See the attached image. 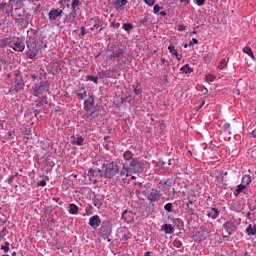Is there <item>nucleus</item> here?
<instances>
[{"instance_id": "11", "label": "nucleus", "mask_w": 256, "mask_h": 256, "mask_svg": "<svg viewBox=\"0 0 256 256\" xmlns=\"http://www.w3.org/2000/svg\"><path fill=\"white\" fill-rule=\"evenodd\" d=\"M15 23H18L21 27H27L29 25V17L26 15H18L15 18Z\"/></svg>"}, {"instance_id": "33", "label": "nucleus", "mask_w": 256, "mask_h": 256, "mask_svg": "<svg viewBox=\"0 0 256 256\" xmlns=\"http://www.w3.org/2000/svg\"><path fill=\"white\" fill-rule=\"evenodd\" d=\"M227 67V60L222 59L218 64V69L221 71L222 69H225Z\"/></svg>"}, {"instance_id": "10", "label": "nucleus", "mask_w": 256, "mask_h": 256, "mask_svg": "<svg viewBox=\"0 0 256 256\" xmlns=\"http://www.w3.org/2000/svg\"><path fill=\"white\" fill-rule=\"evenodd\" d=\"M88 224L90 227H92V229H97L101 225V218L99 215H94L90 217Z\"/></svg>"}, {"instance_id": "21", "label": "nucleus", "mask_w": 256, "mask_h": 256, "mask_svg": "<svg viewBox=\"0 0 256 256\" xmlns=\"http://www.w3.org/2000/svg\"><path fill=\"white\" fill-rule=\"evenodd\" d=\"M128 1L127 0H116L115 2V7L116 9H125V5H127Z\"/></svg>"}, {"instance_id": "6", "label": "nucleus", "mask_w": 256, "mask_h": 256, "mask_svg": "<svg viewBox=\"0 0 256 256\" xmlns=\"http://www.w3.org/2000/svg\"><path fill=\"white\" fill-rule=\"evenodd\" d=\"M123 57H125V50L122 48H118L116 50H113L112 53L108 55L106 59L107 61H111L112 63L115 61L119 63V61L123 59Z\"/></svg>"}, {"instance_id": "9", "label": "nucleus", "mask_w": 256, "mask_h": 256, "mask_svg": "<svg viewBox=\"0 0 256 256\" xmlns=\"http://www.w3.org/2000/svg\"><path fill=\"white\" fill-rule=\"evenodd\" d=\"M13 3L15 2L9 0L8 2L0 4V11H4L7 15H11V13H13Z\"/></svg>"}, {"instance_id": "61", "label": "nucleus", "mask_w": 256, "mask_h": 256, "mask_svg": "<svg viewBox=\"0 0 256 256\" xmlns=\"http://www.w3.org/2000/svg\"><path fill=\"white\" fill-rule=\"evenodd\" d=\"M160 15H161L162 17H165V16L167 15V12L161 11V12H160Z\"/></svg>"}, {"instance_id": "19", "label": "nucleus", "mask_w": 256, "mask_h": 256, "mask_svg": "<svg viewBox=\"0 0 256 256\" xmlns=\"http://www.w3.org/2000/svg\"><path fill=\"white\" fill-rule=\"evenodd\" d=\"M110 235H111L110 227H102L101 228V237H103V239H107Z\"/></svg>"}, {"instance_id": "53", "label": "nucleus", "mask_w": 256, "mask_h": 256, "mask_svg": "<svg viewBox=\"0 0 256 256\" xmlns=\"http://www.w3.org/2000/svg\"><path fill=\"white\" fill-rule=\"evenodd\" d=\"M13 131H9L8 134H7V139H13Z\"/></svg>"}, {"instance_id": "36", "label": "nucleus", "mask_w": 256, "mask_h": 256, "mask_svg": "<svg viewBox=\"0 0 256 256\" xmlns=\"http://www.w3.org/2000/svg\"><path fill=\"white\" fill-rule=\"evenodd\" d=\"M245 189H247V186L244 185V184H240L237 186V189H236V193H243V191H245Z\"/></svg>"}, {"instance_id": "26", "label": "nucleus", "mask_w": 256, "mask_h": 256, "mask_svg": "<svg viewBox=\"0 0 256 256\" xmlns=\"http://www.w3.org/2000/svg\"><path fill=\"white\" fill-rule=\"evenodd\" d=\"M213 175H215L217 183L221 185L223 183V172L214 171Z\"/></svg>"}, {"instance_id": "30", "label": "nucleus", "mask_w": 256, "mask_h": 256, "mask_svg": "<svg viewBox=\"0 0 256 256\" xmlns=\"http://www.w3.org/2000/svg\"><path fill=\"white\" fill-rule=\"evenodd\" d=\"M123 157H124L125 161H133V159H136V158H133V153L131 151L124 152Z\"/></svg>"}, {"instance_id": "2", "label": "nucleus", "mask_w": 256, "mask_h": 256, "mask_svg": "<svg viewBox=\"0 0 256 256\" xmlns=\"http://www.w3.org/2000/svg\"><path fill=\"white\" fill-rule=\"evenodd\" d=\"M61 8L64 11L66 19H69L72 23L77 19V11H79V5L81 0H61Z\"/></svg>"}, {"instance_id": "14", "label": "nucleus", "mask_w": 256, "mask_h": 256, "mask_svg": "<svg viewBox=\"0 0 256 256\" xmlns=\"http://www.w3.org/2000/svg\"><path fill=\"white\" fill-rule=\"evenodd\" d=\"M10 47L11 49H13L14 51H18V52H22V51H25V44L19 40H17L15 43H14V46L13 44H10Z\"/></svg>"}, {"instance_id": "3", "label": "nucleus", "mask_w": 256, "mask_h": 256, "mask_svg": "<svg viewBox=\"0 0 256 256\" xmlns=\"http://www.w3.org/2000/svg\"><path fill=\"white\" fill-rule=\"evenodd\" d=\"M102 171H103V176L106 179H113L115 175L121 173V171H119V165H117V163L115 162L104 164Z\"/></svg>"}, {"instance_id": "60", "label": "nucleus", "mask_w": 256, "mask_h": 256, "mask_svg": "<svg viewBox=\"0 0 256 256\" xmlns=\"http://www.w3.org/2000/svg\"><path fill=\"white\" fill-rule=\"evenodd\" d=\"M250 135H251V137L256 138V129H255V130H253V131L250 133Z\"/></svg>"}, {"instance_id": "59", "label": "nucleus", "mask_w": 256, "mask_h": 256, "mask_svg": "<svg viewBox=\"0 0 256 256\" xmlns=\"http://www.w3.org/2000/svg\"><path fill=\"white\" fill-rule=\"evenodd\" d=\"M178 31H185V26L179 25L178 26Z\"/></svg>"}, {"instance_id": "38", "label": "nucleus", "mask_w": 256, "mask_h": 256, "mask_svg": "<svg viewBox=\"0 0 256 256\" xmlns=\"http://www.w3.org/2000/svg\"><path fill=\"white\" fill-rule=\"evenodd\" d=\"M165 211H168V213H171L173 211V204L172 203H167L164 206Z\"/></svg>"}, {"instance_id": "63", "label": "nucleus", "mask_w": 256, "mask_h": 256, "mask_svg": "<svg viewBox=\"0 0 256 256\" xmlns=\"http://www.w3.org/2000/svg\"><path fill=\"white\" fill-rule=\"evenodd\" d=\"M39 9H41V5H37L36 7H34V11H38Z\"/></svg>"}, {"instance_id": "52", "label": "nucleus", "mask_w": 256, "mask_h": 256, "mask_svg": "<svg viewBox=\"0 0 256 256\" xmlns=\"http://www.w3.org/2000/svg\"><path fill=\"white\" fill-rule=\"evenodd\" d=\"M159 11H161V7H159V5H155L154 6V13H159Z\"/></svg>"}, {"instance_id": "18", "label": "nucleus", "mask_w": 256, "mask_h": 256, "mask_svg": "<svg viewBox=\"0 0 256 256\" xmlns=\"http://www.w3.org/2000/svg\"><path fill=\"white\" fill-rule=\"evenodd\" d=\"M162 229L165 231L167 235H172V233H175V228H173V225L171 224H164L162 226Z\"/></svg>"}, {"instance_id": "46", "label": "nucleus", "mask_w": 256, "mask_h": 256, "mask_svg": "<svg viewBox=\"0 0 256 256\" xmlns=\"http://www.w3.org/2000/svg\"><path fill=\"white\" fill-rule=\"evenodd\" d=\"M146 5H149V7H153L155 5V0H144Z\"/></svg>"}, {"instance_id": "39", "label": "nucleus", "mask_w": 256, "mask_h": 256, "mask_svg": "<svg viewBox=\"0 0 256 256\" xmlns=\"http://www.w3.org/2000/svg\"><path fill=\"white\" fill-rule=\"evenodd\" d=\"M206 81L207 83H213V81H215V76L212 74L206 75Z\"/></svg>"}, {"instance_id": "57", "label": "nucleus", "mask_w": 256, "mask_h": 256, "mask_svg": "<svg viewBox=\"0 0 256 256\" xmlns=\"http://www.w3.org/2000/svg\"><path fill=\"white\" fill-rule=\"evenodd\" d=\"M134 93H135V95H140L141 89L140 88H135Z\"/></svg>"}, {"instance_id": "24", "label": "nucleus", "mask_w": 256, "mask_h": 256, "mask_svg": "<svg viewBox=\"0 0 256 256\" xmlns=\"http://www.w3.org/2000/svg\"><path fill=\"white\" fill-rule=\"evenodd\" d=\"M79 213V207L75 204L69 205V214L70 215H77Z\"/></svg>"}, {"instance_id": "43", "label": "nucleus", "mask_w": 256, "mask_h": 256, "mask_svg": "<svg viewBox=\"0 0 256 256\" xmlns=\"http://www.w3.org/2000/svg\"><path fill=\"white\" fill-rule=\"evenodd\" d=\"M76 95H77L78 99L83 100V99H85V97H87V92L77 93Z\"/></svg>"}, {"instance_id": "23", "label": "nucleus", "mask_w": 256, "mask_h": 256, "mask_svg": "<svg viewBox=\"0 0 256 256\" xmlns=\"http://www.w3.org/2000/svg\"><path fill=\"white\" fill-rule=\"evenodd\" d=\"M11 47V38L0 39V48Z\"/></svg>"}, {"instance_id": "37", "label": "nucleus", "mask_w": 256, "mask_h": 256, "mask_svg": "<svg viewBox=\"0 0 256 256\" xmlns=\"http://www.w3.org/2000/svg\"><path fill=\"white\" fill-rule=\"evenodd\" d=\"M9 242H5L4 245L1 246V250L4 251V253H9Z\"/></svg>"}, {"instance_id": "12", "label": "nucleus", "mask_w": 256, "mask_h": 256, "mask_svg": "<svg viewBox=\"0 0 256 256\" xmlns=\"http://www.w3.org/2000/svg\"><path fill=\"white\" fill-rule=\"evenodd\" d=\"M24 88H25V82H23V78L17 75L15 78V84H14L15 91H22V89Z\"/></svg>"}, {"instance_id": "45", "label": "nucleus", "mask_w": 256, "mask_h": 256, "mask_svg": "<svg viewBox=\"0 0 256 256\" xmlns=\"http://www.w3.org/2000/svg\"><path fill=\"white\" fill-rule=\"evenodd\" d=\"M173 245H174V247H177V249H179V247H182L183 243H181V241H179V240H175L173 242Z\"/></svg>"}, {"instance_id": "64", "label": "nucleus", "mask_w": 256, "mask_h": 256, "mask_svg": "<svg viewBox=\"0 0 256 256\" xmlns=\"http://www.w3.org/2000/svg\"><path fill=\"white\" fill-rule=\"evenodd\" d=\"M189 205H193V200H189L187 203V207L189 208Z\"/></svg>"}, {"instance_id": "13", "label": "nucleus", "mask_w": 256, "mask_h": 256, "mask_svg": "<svg viewBox=\"0 0 256 256\" xmlns=\"http://www.w3.org/2000/svg\"><path fill=\"white\" fill-rule=\"evenodd\" d=\"M158 199H161V194L156 189H152L148 195V200L151 201V203H156Z\"/></svg>"}, {"instance_id": "5", "label": "nucleus", "mask_w": 256, "mask_h": 256, "mask_svg": "<svg viewBox=\"0 0 256 256\" xmlns=\"http://www.w3.org/2000/svg\"><path fill=\"white\" fill-rule=\"evenodd\" d=\"M49 81H41L40 84H35L33 89L34 97H39V95H43L49 92Z\"/></svg>"}, {"instance_id": "51", "label": "nucleus", "mask_w": 256, "mask_h": 256, "mask_svg": "<svg viewBox=\"0 0 256 256\" xmlns=\"http://www.w3.org/2000/svg\"><path fill=\"white\" fill-rule=\"evenodd\" d=\"M45 185H47V182L45 180H41L39 183H38V187H45Z\"/></svg>"}, {"instance_id": "8", "label": "nucleus", "mask_w": 256, "mask_h": 256, "mask_svg": "<svg viewBox=\"0 0 256 256\" xmlns=\"http://www.w3.org/2000/svg\"><path fill=\"white\" fill-rule=\"evenodd\" d=\"M61 15H65V11L59 10V9H53L50 10L48 13V17L50 21H57L58 17H61Z\"/></svg>"}, {"instance_id": "47", "label": "nucleus", "mask_w": 256, "mask_h": 256, "mask_svg": "<svg viewBox=\"0 0 256 256\" xmlns=\"http://www.w3.org/2000/svg\"><path fill=\"white\" fill-rule=\"evenodd\" d=\"M197 43H199V40L193 38L192 41L189 42V46L192 47V45H197Z\"/></svg>"}, {"instance_id": "1", "label": "nucleus", "mask_w": 256, "mask_h": 256, "mask_svg": "<svg viewBox=\"0 0 256 256\" xmlns=\"http://www.w3.org/2000/svg\"><path fill=\"white\" fill-rule=\"evenodd\" d=\"M121 165L119 177L125 180L127 177H130L131 173H143L145 164L136 158L132 159L129 163H121Z\"/></svg>"}, {"instance_id": "35", "label": "nucleus", "mask_w": 256, "mask_h": 256, "mask_svg": "<svg viewBox=\"0 0 256 256\" xmlns=\"http://www.w3.org/2000/svg\"><path fill=\"white\" fill-rule=\"evenodd\" d=\"M87 80L88 81H93V83H95V85H97V83H99V76L97 75L96 77L95 76H87Z\"/></svg>"}, {"instance_id": "27", "label": "nucleus", "mask_w": 256, "mask_h": 256, "mask_svg": "<svg viewBox=\"0 0 256 256\" xmlns=\"http://www.w3.org/2000/svg\"><path fill=\"white\" fill-rule=\"evenodd\" d=\"M246 233H248V235H256V224H250L246 229Z\"/></svg>"}, {"instance_id": "40", "label": "nucleus", "mask_w": 256, "mask_h": 256, "mask_svg": "<svg viewBox=\"0 0 256 256\" xmlns=\"http://www.w3.org/2000/svg\"><path fill=\"white\" fill-rule=\"evenodd\" d=\"M123 29H125L126 31H131V29H133V24H131V23H124L123 24Z\"/></svg>"}, {"instance_id": "25", "label": "nucleus", "mask_w": 256, "mask_h": 256, "mask_svg": "<svg viewBox=\"0 0 256 256\" xmlns=\"http://www.w3.org/2000/svg\"><path fill=\"white\" fill-rule=\"evenodd\" d=\"M243 53H246V55H249V57H251V59L255 61V54L253 53V50L251 49V47H248V46L244 47Z\"/></svg>"}, {"instance_id": "44", "label": "nucleus", "mask_w": 256, "mask_h": 256, "mask_svg": "<svg viewBox=\"0 0 256 256\" xmlns=\"http://www.w3.org/2000/svg\"><path fill=\"white\" fill-rule=\"evenodd\" d=\"M39 75H40V79H45L47 73L45 72V70L40 69L39 70Z\"/></svg>"}, {"instance_id": "17", "label": "nucleus", "mask_w": 256, "mask_h": 256, "mask_svg": "<svg viewBox=\"0 0 256 256\" xmlns=\"http://www.w3.org/2000/svg\"><path fill=\"white\" fill-rule=\"evenodd\" d=\"M111 77V70H102L98 72V79H109Z\"/></svg>"}, {"instance_id": "42", "label": "nucleus", "mask_w": 256, "mask_h": 256, "mask_svg": "<svg viewBox=\"0 0 256 256\" xmlns=\"http://www.w3.org/2000/svg\"><path fill=\"white\" fill-rule=\"evenodd\" d=\"M39 103H41V105H47V97L44 96V97H41L39 98Z\"/></svg>"}, {"instance_id": "48", "label": "nucleus", "mask_w": 256, "mask_h": 256, "mask_svg": "<svg viewBox=\"0 0 256 256\" xmlns=\"http://www.w3.org/2000/svg\"><path fill=\"white\" fill-rule=\"evenodd\" d=\"M158 131L159 133H163V131H165V124L160 123Z\"/></svg>"}, {"instance_id": "50", "label": "nucleus", "mask_w": 256, "mask_h": 256, "mask_svg": "<svg viewBox=\"0 0 256 256\" xmlns=\"http://www.w3.org/2000/svg\"><path fill=\"white\" fill-rule=\"evenodd\" d=\"M26 0H10V3H14L15 5H19V3H23Z\"/></svg>"}, {"instance_id": "28", "label": "nucleus", "mask_w": 256, "mask_h": 256, "mask_svg": "<svg viewBox=\"0 0 256 256\" xmlns=\"http://www.w3.org/2000/svg\"><path fill=\"white\" fill-rule=\"evenodd\" d=\"M89 105L91 107H93L95 105V99L93 97L90 96V98L88 100L84 101V109H87V107H89Z\"/></svg>"}, {"instance_id": "56", "label": "nucleus", "mask_w": 256, "mask_h": 256, "mask_svg": "<svg viewBox=\"0 0 256 256\" xmlns=\"http://www.w3.org/2000/svg\"><path fill=\"white\" fill-rule=\"evenodd\" d=\"M187 213L190 215H195V210H193L192 208H188Z\"/></svg>"}, {"instance_id": "49", "label": "nucleus", "mask_w": 256, "mask_h": 256, "mask_svg": "<svg viewBox=\"0 0 256 256\" xmlns=\"http://www.w3.org/2000/svg\"><path fill=\"white\" fill-rule=\"evenodd\" d=\"M205 1L206 0H196V3L198 5V7H202V5H205Z\"/></svg>"}, {"instance_id": "16", "label": "nucleus", "mask_w": 256, "mask_h": 256, "mask_svg": "<svg viewBox=\"0 0 256 256\" xmlns=\"http://www.w3.org/2000/svg\"><path fill=\"white\" fill-rule=\"evenodd\" d=\"M72 145H78V147H81L83 145V142L85 141V138L83 136H71Z\"/></svg>"}, {"instance_id": "22", "label": "nucleus", "mask_w": 256, "mask_h": 256, "mask_svg": "<svg viewBox=\"0 0 256 256\" xmlns=\"http://www.w3.org/2000/svg\"><path fill=\"white\" fill-rule=\"evenodd\" d=\"M207 216L211 219H217V217H219V210L212 208L211 211L207 213Z\"/></svg>"}, {"instance_id": "41", "label": "nucleus", "mask_w": 256, "mask_h": 256, "mask_svg": "<svg viewBox=\"0 0 256 256\" xmlns=\"http://www.w3.org/2000/svg\"><path fill=\"white\" fill-rule=\"evenodd\" d=\"M94 175H95V170L90 169V170L88 171L87 177H89L90 181H92Z\"/></svg>"}, {"instance_id": "7", "label": "nucleus", "mask_w": 256, "mask_h": 256, "mask_svg": "<svg viewBox=\"0 0 256 256\" xmlns=\"http://www.w3.org/2000/svg\"><path fill=\"white\" fill-rule=\"evenodd\" d=\"M223 229L225 231V237H229L237 231V226H235V223L227 221L223 224Z\"/></svg>"}, {"instance_id": "62", "label": "nucleus", "mask_w": 256, "mask_h": 256, "mask_svg": "<svg viewBox=\"0 0 256 256\" xmlns=\"http://www.w3.org/2000/svg\"><path fill=\"white\" fill-rule=\"evenodd\" d=\"M112 25L114 26V27H116V29H119V27H120V24L119 23H112Z\"/></svg>"}, {"instance_id": "4", "label": "nucleus", "mask_w": 256, "mask_h": 256, "mask_svg": "<svg viewBox=\"0 0 256 256\" xmlns=\"http://www.w3.org/2000/svg\"><path fill=\"white\" fill-rule=\"evenodd\" d=\"M26 45L28 48V51L26 53L28 59H35L37 57V54L39 53V49H37V43L33 38H30L26 41Z\"/></svg>"}, {"instance_id": "58", "label": "nucleus", "mask_w": 256, "mask_h": 256, "mask_svg": "<svg viewBox=\"0 0 256 256\" xmlns=\"http://www.w3.org/2000/svg\"><path fill=\"white\" fill-rule=\"evenodd\" d=\"M86 34H87V32L85 31V27L82 26L81 27V35H86Z\"/></svg>"}, {"instance_id": "15", "label": "nucleus", "mask_w": 256, "mask_h": 256, "mask_svg": "<svg viewBox=\"0 0 256 256\" xmlns=\"http://www.w3.org/2000/svg\"><path fill=\"white\" fill-rule=\"evenodd\" d=\"M93 26L90 28L91 31H95V29H99V31H103V26L101 25V20L98 18H93L92 20Z\"/></svg>"}, {"instance_id": "55", "label": "nucleus", "mask_w": 256, "mask_h": 256, "mask_svg": "<svg viewBox=\"0 0 256 256\" xmlns=\"http://www.w3.org/2000/svg\"><path fill=\"white\" fill-rule=\"evenodd\" d=\"M223 128L225 129V131H227V130H229L231 128V124L225 123Z\"/></svg>"}, {"instance_id": "54", "label": "nucleus", "mask_w": 256, "mask_h": 256, "mask_svg": "<svg viewBox=\"0 0 256 256\" xmlns=\"http://www.w3.org/2000/svg\"><path fill=\"white\" fill-rule=\"evenodd\" d=\"M13 181H15V176H10V177L8 178V183H9V185H11V183H13Z\"/></svg>"}, {"instance_id": "32", "label": "nucleus", "mask_w": 256, "mask_h": 256, "mask_svg": "<svg viewBox=\"0 0 256 256\" xmlns=\"http://www.w3.org/2000/svg\"><path fill=\"white\" fill-rule=\"evenodd\" d=\"M180 71H182V73H193V70L191 67H189V64H185Z\"/></svg>"}, {"instance_id": "20", "label": "nucleus", "mask_w": 256, "mask_h": 256, "mask_svg": "<svg viewBox=\"0 0 256 256\" xmlns=\"http://www.w3.org/2000/svg\"><path fill=\"white\" fill-rule=\"evenodd\" d=\"M169 52L172 54L173 57H176L178 61H181V57H179V52H177V49H175V46L170 45L168 46Z\"/></svg>"}, {"instance_id": "34", "label": "nucleus", "mask_w": 256, "mask_h": 256, "mask_svg": "<svg viewBox=\"0 0 256 256\" xmlns=\"http://www.w3.org/2000/svg\"><path fill=\"white\" fill-rule=\"evenodd\" d=\"M122 219L124 221H129V217H131V212H128L127 210H125L123 213H122Z\"/></svg>"}, {"instance_id": "31", "label": "nucleus", "mask_w": 256, "mask_h": 256, "mask_svg": "<svg viewBox=\"0 0 256 256\" xmlns=\"http://www.w3.org/2000/svg\"><path fill=\"white\" fill-rule=\"evenodd\" d=\"M207 237H209V232L207 231H201L198 233V238L200 239V241H205Z\"/></svg>"}, {"instance_id": "29", "label": "nucleus", "mask_w": 256, "mask_h": 256, "mask_svg": "<svg viewBox=\"0 0 256 256\" xmlns=\"http://www.w3.org/2000/svg\"><path fill=\"white\" fill-rule=\"evenodd\" d=\"M251 176L250 175H245L242 178V185H245L246 187L249 186V184L251 183Z\"/></svg>"}]
</instances>
